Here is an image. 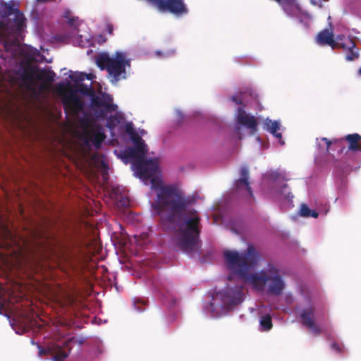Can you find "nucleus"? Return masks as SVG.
Masks as SVG:
<instances>
[{"instance_id":"1","label":"nucleus","mask_w":361,"mask_h":361,"mask_svg":"<svg viewBox=\"0 0 361 361\" xmlns=\"http://www.w3.org/2000/svg\"><path fill=\"white\" fill-rule=\"evenodd\" d=\"M147 145H135L125 151V157L133 160L135 173L143 181L151 179L152 188L157 190V200L153 207L159 215L166 213L165 220L176 224L178 228L174 234L176 245L183 252L192 255L200 249V219L194 209L186 215V209L192 203L190 197L175 185H164L162 181L155 177L158 171L156 159L145 160Z\"/></svg>"},{"instance_id":"2","label":"nucleus","mask_w":361,"mask_h":361,"mask_svg":"<svg viewBox=\"0 0 361 361\" xmlns=\"http://www.w3.org/2000/svg\"><path fill=\"white\" fill-rule=\"evenodd\" d=\"M224 256L229 269L240 279L250 282L257 288H262L267 285L269 294L278 296L283 293L286 283L279 269L274 265L269 264L266 270L259 272L249 273L260 259L254 246L249 245L246 252L241 254L226 250Z\"/></svg>"},{"instance_id":"3","label":"nucleus","mask_w":361,"mask_h":361,"mask_svg":"<svg viewBox=\"0 0 361 361\" xmlns=\"http://www.w3.org/2000/svg\"><path fill=\"white\" fill-rule=\"evenodd\" d=\"M78 92L90 97V104L97 118H106L108 114L117 110L118 106L113 103V97L106 93L97 95L94 89L86 84L80 83L77 90H69L68 94L62 96L64 111L73 116H78L83 111L84 102L79 97Z\"/></svg>"},{"instance_id":"4","label":"nucleus","mask_w":361,"mask_h":361,"mask_svg":"<svg viewBox=\"0 0 361 361\" xmlns=\"http://www.w3.org/2000/svg\"><path fill=\"white\" fill-rule=\"evenodd\" d=\"M96 62L102 70H106L113 83L126 78V67L130 66V59H127L126 54L116 51L114 57H110L106 53L97 56Z\"/></svg>"},{"instance_id":"5","label":"nucleus","mask_w":361,"mask_h":361,"mask_svg":"<svg viewBox=\"0 0 361 361\" xmlns=\"http://www.w3.org/2000/svg\"><path fill=\"white\" fill-rule=\"evenodd\" d=\"M322 140L326 145V151H329L331 145L334 147L340 148L339 153H345L346 157L345 162L348 166H350L352 164H354L353 161L348 160V159H352L355 157L354 152H361V136L357 133L349 134L344 137L333 140H330L326 137H322Z\"/></svg>"},{"instance_id":"6","label":"nucleus","mask_w":361,"mask_h":361,"mask_svg":"<svg viewBox=\"0 0 361 361\" xmlns=\"http://www.w3.org/2000/svg\"><path fill=\"white\" fill-rule=\"evenodd\" d=\"M243 300V286L235 288L226 287L218 292L210 302L211 308L214 310L217 306L221 308H230L240 304Z\"/></svg>"},{"instance_id":"7","label":"nucleus","mask_w":361,"mask_h":361,"mask_svg":"<svg viewBox=\"0 0 361 361\" xmlns=\"http://www.w3.org/2000/svg\"><path fill=\"white\" fill-rule=\"evenodd\" d=\"M162 13H169L176 17L188 13V8L184 0H147Z\"/></svg>"},{"instance_id":"8","label":"nucleus","mask_w":361,"mask_h":361,"mask_svg":"<svg viewBox=\"0 0 361 361\" xmlns=\"http://www.w3.org/2000/svg\"><path fill=\"white\" fill-rule=\"evenodd\" d=\"M73 338L67 341L63 346L59 345H52L45 348L38 345L39 355H50L51 359L54 361H63L71 353L70 343L73 341Z\"/></svg>"},{"instance_id":"9","label":"nucleus","mask_w":361,"mask_h":361,"mask_svg":"<svg viewBox=\"0 0 361 361\" xmlns=\"http://www.w3.org/2000/svg\"><path fill=\"white\" fill-rule=\"evenodd\" d=\"M341 48L345 51V59L348 61L357 60L360 57L359 49L353 39L350 36H343L338 45V49Z\"/></svg>"},{"instance_id":"10","label":"nucleus","mask_w":361,"mask_h":361,"mask_svg":"<svg viewBox=\"0 0 361 361\" xmlns=\"http://www.w3.org/2000/svg\"><path fill=\"white\" fill-rule=\"evenodd\" d=\"M301 324L310 329L314 334L319 335L322 329L315 322V309L310 307L302 310L300 314Z\"/></svg>"},{"instance_id":"11","label":"nucleus","mask_w":361,"mask_h":361,"mask_svg":"<svg viewBox=\"0 0 361 361\" xmlns=\"http://www.w3.org/2000/svg\"><path fill=\"white\" fill-rule=\"evenodd\" d=\"M343 36L344 35H339L334 39L333 32L329 29H324L318 33L316 40L320 45H329L333 49H338V45Z\"/></svg>"},{"instance_id":"12","label":"nucleus","mask_w":361,"mask_h":361,"mask_svg":"<svg viewBox=\"0 0 361 361\" xmlns=\"http://www.w3.org/2000/svg\"><path fill=\"white\" fill-rule=\"evenodd\" d=\"M39 71L37 66L29 63H22L20 68L17 71V74L20 76L23 83L28 86L34 82L36 75Z\"/></svg>"},{"instance_id":"13","label":"nucleus","mask_w":361,"mask_h":361,"mask_svg":"<svg viewBox=\"0 0 361 361\" xmlns=\"http://www.w3.org/2000/svg\"><path fill=\"white\" fill-rule=\"evenodd\" d=\"M83 137L86 145L91 142L96 148H99L106 138V135L102 126L98 124L94 126V128L88 134L84 135Z\"/></svg>"},{"instance_id":"14","label":"nucleus","mask_w":361,"mask_h":361,"mask_svg":"<svg viewBox=\"0 0 361 361\" xmlns=\"http://www.w3.org/2000/svg\"><path fill=\"white\" fill-rule=\"evenodd\" d=\"M240 178L235 182L236 192H240L245 190L250 198L253 197V193L249 182V169L247 166H243L240 171Z\"/></svg>"},{"instance_id":"15","label":"nucleus","mask_w":361,"mask_h":361,"mask_svg":"<svg viewBox=\"0 0 361 361\" xmlns=\"http://www.w3.org/2000/svg\"><path fill=\"white\" fill-rule=\"evenodd\" d=\"M236 118L238 122L250 129L252 134H255L257 131V119L254 116L246 114L244 108H238Z\"/></svg>"},{"instance_id":"16","label":"nucleus","mask_w":361,"mask_h":361,"mask_svg":"<svg viewBox=\"0 0 361 361\" xmlns=\"http://www.w3.org/2000/svg\"><path fill=\"white\" fill-rule=\"evenodd\" d=\"M33 235L35 238L37 245L40 248L49 250L52 247L54 240L49 234L47 233L45 231H37L33 233Z\"/></svg>"},{"instance_id":"17","label":"nucleus","mask_w":361,"mask_h":361,"mask_svg":"<svg viewBox=\"0 0 361 361\" xmlns=\"http://www.w3.org/2000/svg\"><path fill=\"white\" fill-rule=\"evenodd\" d=\"M79 125L83 130L82 136H84L88 134L89 132L94 128V126H97L98 123H95L94 118L85 115L79 119Z\"/></svg>"},{"instance_id":"18","label":"nucleus","mask_w":361,"mask_h":361,"mask_svg":"<svg viewBox=\"0 0 361 361\" xmlns=\"http://www.w3.org/2000/svg\"><path fill=\"white\" fill-rule=\"evenodd\" d=\"M1 236L6 245L11 246L18 243V239L12 231H11L7 226H4L1 228Z\"/></svg>"},{"instance_id":"19","label":"nucleus","mask_w":361,"mask_h":361,"mask_svg":"<svg viewBox=\"0 0 361 361\" xmlns=\"http://www.w3.org/2000/svg\"><path fill=\"white\" fill-rule=\"evenodd\" d=\"M281 126L277 121H272L267 118L264 122V129L271 134L276 133L280 130Z\"/></svg>"},{"instance_id":"20","label":"nucleus","mask_w":361,"mask_h":361,"mask_svg":"<svg viewBox=\"0 0 361 361\" xmlns=\"http://www.w3.org/2000/svg\"><path fill=\"white\" fill-rule=\"evenodd\" d=\"M299 214L302 217L317 218L319 216V214L315 210L310 209L305 204H301Z\"/></svg>"},{"instance_id":"21","label":"nucleus","mask_w":361,"mask_h":361,"mask_svg":"<svg viewBox=\"0 0 361 361\" xmlns=\"http://www.w3.org/2000/svg\"><path fill=\"white\" fill-rule=\"evenodd\" d=\"M122 119V116L118 114H116L114 115H111L106 121V127L109 129H114L115 127L120 123Z\"/></svg>"},{"instance_id":"22","label":"nucleus","mask_w":361,"mask_h":361,"mask_svg":"<svg viewBox=\"0 0 361 361\" xmlns=\"http://www.w3.org/2000/svg\"><path fill=\"white\" fill-rule=\"evenodd\" d=\"M55 73L50 71H41L37 75L38 80H44L47 82H52L54 80Z\"/></svg>"},{"instance_id":"23","label":"nucleus","mask_w":361,"mask_h":361,"mask_svg":"<svg viewBox=\"0 0 361 361\" xmlns=\"http://www.w3.org/2000/svg\"><path fill=\"white\" fill-rule=\"evenodd\" d=\"M260 326L262 331H269L273 326L271 316L267 314L262 317L260 319Z\"/></svg>"},{"instance_id":"24","label":"nucleus","mask_w":361,"mask_h":361,"mask_svg":"<svg viewBox=\"0 0 361 361\" xmlns=\"http://www.w3.org/2000/svg\"><path fill=\"white\" fill-rule=\"evenodd\" d=\"M25 18L23 14L18 9L15 12L14 25L17 30H20L24 25Z\"/></svg>"},{"instance_id":"25","label":"nucleus","mask_w":361,"mask_h":361,"mask_svg":"<svg viewBox=\"0 0 361 361\" xmlns=\"http://www.w3.org/2000/svg\"><path fill=\"white\" fill-rule=\"evenodd\" d=\"M279 187V192L287 200H290L293 198V194L288 190V185L282 183Z\"/></svg>"},{"instance_id":"26","label":"nucleus","mask_w":361,"mask_h":361,"mask_svg":"<svg viewBox=\"0 0 361 361\" xmlns=\"http://www.w3.org/2000/svg\"><path fill=\"white\" fill-rule=\"evenodd\" d=\"M130 137L135 145H147L135 130L131 133Z\"/></svg>"},{"instance_id":"27","label":"nucleus","mask_w":361,"mask_h":361,"mask_svg":"<svg viewBox=\"0 0 361 361\" xmlns=\"http://www.w3.org/2000/svg\"><path fill=\"white\" fill-rule=\"evenodd\" d=\"M85 73H75L70 75L69 78L71 80L75 82H80L85 80Z\"/></svg>"},{"instance_id":"28","label":"nucleus","mask_w":361,"mask_h":361,"mask_svg":"<svg viewBox=\"0 0 361 361\" xmlns=\"http://www.w3.org/2000/svg\"><path fill=\"white\" fill-rule=\"evenodd\" d=\"M10 29L8 27V24L4 20L0 21V32L1 35H5L6 33H9Z\"/></svg>"},{"instance_id":"29","label":"nucleus","mask_w":361,"mask_h":361,"mask_svg":"<svg viewBox=\"0 0 361 361\" xmlns=\"http://www.w3.org/2000/svg\"><path fill=\"white\" fill-rule=\"evenodd\" d=\"M69 16H70V11H66L65 13L64 17L68 19V23L70 25H73L75 19V18H69Z\"/></svg>"},{"instance_id":"30","label":"nucleus","mask_w":361,"mask_h":361,"mask_svg":"<svg viewBox=\"0 0 361 361\" xmlns=\"http://www.w3.org/2000/svg\"><path fill=\"white\" fill-rule=\"evenodd\" d=\"M231 100L237 104H241L243 103V100L240 96L234 95L231 97Z\"/></svg>"},{"instance_id":"31","label":"nucleus","mask_w":361,"mask_h":361,"mask_svg":"<svg viewBox=\"0 0 361 361\" xmlns=\"http://www.w3.org/2000/svg\"><path fill=\"white\" fill-rule=\"evenodd\" d=\"M274 136H275L278 140H279V143L281 145H284V141L282 139V135L281 133H278V131L274 133V134H272Z\"/></svg>"},{"instance_id":"32","label":"nucleus","mask_w":361,"mask_h":361,"mask_svg":"<svg viewBox=\"0 0 361 361\" xmlns=\"http://www.w3.org/2000/svg\"><path fill=\"white\" fill-rule=\"evenodd\" d=\"M331 348L338 353H341L342 351V348L336 342H334L331 344Z\"/></svg>"},{"instance_id":"33","label":"nucleus","mask_w":361,"mask_h":361,"mask_svg":"<svg viewBox=\"0 0 361 361\" xmlns=\"http://www.w3.org/2000/svg\"><path fill=\"white\" fill-rule=\"evenodd\" d=\"M126 133L128 134H129V135H131V133H133L135 130L133 129V126L131 124H128L126 127Z\"/></svg>"},{"instance_id":"34","label":"nucleus","mask_w":361,"mask_h":361,"mask_svg":"<svg viewBox=\"0 0 361 361\" xmlns=\"http://www.w3.org/2000/svg\"><path fill=\"white\" fill-rule=\"evenodd\" d=\"M106 31L109 34V35H112L113 34V31H114V26L112 24H107L106 25Z\"/></svg>"},{"instance_id":"35","label":"nucleus","mask_w":361,"mask_h":361,"mask_svg":"<svg viewBox=\"0 0 361 361\" xmlns=\"http://www.w3.org/2000/svg\"><path fill=\"white\" fill-rule=\"evenodd\" d=\"M87 79V80H92V74H86L85 73V79Z\"/></svg>"},{"instance_id":"36","label":"nucleus","mask_w":361,"mask_h":361,"mask_svg":"<svg viewBox=\"0 0 361 361\" xmlns=\"http://www.w3.org/2000/svg\"><path fill=\"white\" fill-rule=\"evenodd\" d=\"M58 86H59V88H60V89H63L64 88V86L62 84H59V85H58Z\"/></svg>"},{"instance_id":"37","label":"nucleus","mask_w":361,"mask_h":361,"mask_svg":"<svg viewBox=\"0 0 361 361\" xmlns=\"http://www.w3.org/2000/svg\"><path fill=\"white\" fill-rule=\"evenodd\" d=\"M358 75H361V67H360L358 69Z\"/></svg>"},{"instance_id":"38","label":"nucleus","mask_w":361,"mask_h":361,"mask_svg":"<svg viewBox=\"0 0 361 361\" xmlns=\"http://www.w3.org/2000/svg\"><path fill=\"white\" fill-rule=\"evenodd\" d=\"M341 169V171H349L348 169Z\"/></svg>"},{"instance_id":"39","label":"nucleus","mask_w":361,"mask_h":361,"mask_svg":"<svg viewBox=\"0 0 361 361\" xmlns=\"http://www.w3.org/2000/svg\"><path fill=\"white\" fill-rule=\"evenodd\" d=\"M231 278H232V276H229L228 277V280H231Z\"/></svg>"},{"instance_id":"40","label":"nucleus","mask_w":361,"mask_h":361,"mask_svg":"<svg viewBox=\"0 0 361 361\" xmlns=\"http://www.w3.org/2000/svg\"><path fill=\"white\" fill-rule=\"evenodd\" d=\"M11 10H12V7H9V13L11 12Z\"/></svg>"},{"instance_id":"41","label":"nucleus","mask_w":361,"mask_h":361,"mask_svg":"<svg viewBox=\"0 0 361 361\" xmlns=\"http://www.w3.org/2000/svg\"><path fill=\"white\" fill-rule=\"evenodd\" d=\"M137 310H138L139 312H141V311H142V310H141V309H140L139 307H137Z\"/></svg>"},{"instance_id":"42","label":"nucleus","mask_w":361,"mask_h":361,"mask_svg":"<svg viewBox=\"0 0 361 361\" xmlns=\"http://www.w3.org/2000/svg\"><path fill=\"white\" fill-rule=\"evenodd\" d=\"M336 167H339V168H340V166H339V165H338V163L336 165Z\"/></svg>"}]
</instances>
